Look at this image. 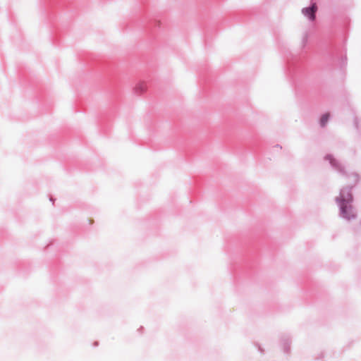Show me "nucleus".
<instances>
[{"label":"nucleus","mask_w":361,"mask_h":361,"mask_svg":"<svg viewBox=\"0 0 361 361\" xmlns=\"http://www.w3.org/2000/svg\"><path fill=\"white\" fill-rule=\"evenodd\" d=\"M317 6L315 4H314L310 8H305L302 9V13L309 18L311 20H314L315 19V13L317 11Z\"/></svg>","instance_id":"obj_1"},{"label":"nucleus","mask_w":361,"mask_h":361,"mask_svg":"<svg viewBox=\"0 0 361 361\" xmlns=\"http://www.w3.org/2000/svg\"><path fill=\"white\" fill-rule=\"evenodd\" d=\"M341 210L343 216L348 219H350L351 218H353L355 216L351 205H343L341 207Z\"/></svg>","instance_id":"obj_2"},{"label":"nucleus","mask_w":361,"mask_h":361,"mask_svg":"<svg viewBox=\"0 0 361 361\" xmlns=\"http://www.w3.org/2000/svg\"><path fill=\"white\" fill-rule=\"evenodd\" d=\"M329 118V114H326L323 115L321 118L320 123L322 126H325V124L327 123Z\"/></svg>","instance_id":"obj_3"}]
</instances>
